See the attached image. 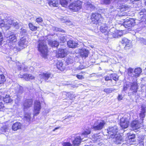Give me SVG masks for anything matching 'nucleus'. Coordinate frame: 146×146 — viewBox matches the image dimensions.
Listing matches in <instances>:
<instances>
[{
	"mask_svg": "<svg viewBox=\"0 0 146 146\" xmlns=\"http://www.w3.org/2000/svg\"><path fill=\"white\" fill-rule=\"evenodd\" d=\"M37 47L38 51L41 53L42 56L46 58L47 55L48 50L46 41L42 40H39Z\"/></svg>",
	"mask_w": 146,
	"mask_h": 146,
	"instance_id": "1",
	"label": "nucleus"
},
{
	"mask_svg": "<svg viewBox=\"0 0 146 146\" xmlns=\"http://www.w3.org/2000/svg\"><path fill=\"white\" fill-rule=\"evenodd\" d=\"M142 72V69L139 67L135 68L134 70L129 68H128V76L131 78V79L137 80V78L139 77Z\"/></svg>",
	"mask_w": 146,
	"mask_h": 146,
	"instance_id": "2",
	"label": "nucleus"
},
{
	"mask_svg": "<svg viewBox=\"0 0 146 146\" xmlns=\"http://www.w3.org/2000/svg\"><path fill=\"white\" fill-rule=\"evenodd\" d=\"M92 22L96 24H99L102 23L103 21V18L101 15L98 13L92 14L91 17Z\"/></svg>",
	"mask_w": 146,
	"mask_h": 146,
	"instance_id": "3",
	"label": "nucleus"
},
{
	"mask_svg": "<svg viewBox=\"0 0 146 146\" xmlns=\"http://www.w3.org/2000/svg\"><path fill=\"white\" fill-rule=\"evenodd\" d=\"M90 133V131L89 130H87L83 132L82 135L81 137L80 136H77L75 138V139L73 141L72 143L74 145H79L81 141H82L83 137V136L85 137H86Z\"/></svg>",
	"mask_w": 146,
	"mask_h": 146,
	"instance_id": "4",
	"label": "nucleus"
},
{
	"mask_svg": "<svg viewBox=\"0 0 146 146\" xmlns=\"http://www.w3.org/2000/svg\"><path fill=\"white\" fill-rule=\"evenodd\" d=\"M105 124V122L103 120H96L91 128L95 130H100L104 127Z\"/></svg>",
	"mask_w": 146,
	"mask_h": 146,
	"instance_id": "5",
	"label": "nucleus"
},
{
	"mask_svg": "<svg viewBox=\"0 0 146 146\" xmlns=\"http://www.w3.org/2000/svg\"><path fill=\"white\" fill-rule=\"evenodd\" d=\"M106 131L111 138H114L115 137V136L114 135L118 133L117 127V126L115 125L113 127H109L106 130Z\"/></svg>",
	"mask_w": 146,
	"mask_h": 146,
	"instance_id": "6",
	"label": "nucleus"
},
{
	"mask_svg": "<svg viewBox=\"0 0 146 146\" xmlns=\"http://www.w3.org/2000/svg\"><path fill=\"white\" fill-rule=\"evenodd\" d=\"M81 2L78 1L70 4L69 6V8L70 9L74 11H77L81 8Z\"/></svg>",
	"mask_w": 146,
	"mask_h": 146,
	"instance_id": "7",
	"label": "nucleus"
},
{
	"mask_svg": "<svg viewBox=\"0 0 146 146\" xmlns=\"http://www.w3.org/2000/svg\"><path fill=\"white\" fill-rule=\"evenodd\" d=\"M11 25L15 27L17 29H19V27L18 23L11 19H9L7 21V23L5 24V27L7 28V29H8L10 27Z\"/></svg>",
	"mask_w": 146,
	"mask_h": 146,
	"instance_id": "8",
	"label": "nucleus"
},
{
	"mask_svg": "<svg viewBox=\"0 0 146 146\" xmlns=\"http://www.w3.org/2000/svg\"><path fill=\"white\" fill-rule=\"evenodd\" d=\"M41 108L40 103L38 101H36L34 103V110L33 111L34 114L37 115L40 113Z\"/></svg>",
	"mask_w": 146,
	"mask_h": 146,
	"instance_id": "9",
	"label": "nucleus"
},
{
	"mask_svg": "<svg viewBox=\"0 0 146 146\" xmlns=\"http://www.w3.org/2000/svg\"><path fill=\"white\" fill-rule=\"evenodd\" d=\"M131 126L133 129H137L143 127V124L142 122L138 121H134L131 124Z\"/></svg>",
	"mask_w": 146,
	"mask_h": 146,
	"instance_id": "10",
	"label": "nucleus"
},
{
	"mask_svg": "<svg viewBox=\"0 0 146 146\" xmlns=\"http://www.w3.org/2000/svg\"><path fill=\"white\" fill-rule=\"evenodd\" d=\"M28 42L26 38L22 37L20 39L18 42V45L19 48L21 49H23L25 48L27 46Z\"/></svg>",
	"mask_w": 146,
	"mask_h": 146,
	"instance_id": "11",
	"label": "nucleus"
},
{
	"mask_svg": "<svg viewBox=\"0 0 146 146\" xmlns=\"http://www.w3.org/2000/svg\"><path fill=\"white\" fill-rule=\"evenodd\" d=\"M19 77L21 78H24L26 80L28 81L30 80H34L35 77L31 74H20Z\"/></svg>",
	"mask_w": 146,
	"mask_h": 146,
	"instance_id": "12",
	"label": "nucleus"
},
{
	"mask_svg": "<svg viewBox=\"0 0 146 146\" xmlns=\"http://www.w3.org/2000/svg\"><path fill=\"white\" fill-rule=\"evenodd\" d=\"M33 104V100L31 99H27L25 100L23 104L24 109L31 107Z\"/></svg>",
	"mask_w": 146,
	"mask_h": 146,
	"instance_id": "13",
	"label": "nucleus"
},
{
	"mask_svg": "<svg viewBox=\"0 0 146 146\" xmlns=\"http://www.w3.org/2000/svg\"><path fill=\"white\" fill-rule=\"evenodd\" d=\"M114 136H115V137L111 138L113 139V141L115 142L116 143L118 144L121 143L122 142V138L120 134L119 133H117Z\"/></svg>",
	"mask_w": 146,
	"mask_h": 146,
	"instance_id": "14",
	"label": "nucleus"
},
{
	"mask_svg": "<svg viewBox=\"0 0 146 146\" xmlns=\"http://www.w3.org/2000/svg\"><path fill=\"white\" fill-rule=\"evenodd\" d=\"M80 53L82 57L86 58L88 56L89 51L86 49L83 48L80 50Z\"/></svg>",
	"mask_w": 146,
	"mask_h": 146,
	"instance_id": "15",
	"label": "nucleus"
},
{
	"mask_svg": "<svg viewBox=\"0 0 146 146\" xmlns=\"http://www.w3.org/2000/svg\"><path fill=\"white\" fill-rule=\"evenodd\" d=\"M67 55L66 50L62 48H60L58 52V57L60 58H63Z\"/></svg>",
	"mask_w": 146,
	"mask_h": 146,
	"instance_id": "16",
	"label": "nucleus"
},
{
	"mask_svg": "<svg viewBox=\"0 0 146 146\" xmlns=\"http://www.w3.org/2000/svg\"><path fill=\"white\" fill-rule=\"evenodd\" d=\"M128 120L127 119H121L120 121V125L122 128H126L128 127Z\"/></svg>",
	"mask_w": 146,
	"mask_h": 146,
	"instance_id": "17",
	"label": "nucleus"
},
{
	"mask_svg": "<svg viewBox=\"0 0 146 146\" xmlns=\"http://www.w3.org/2000/svg\"><path fill=\"white\" fill-rule=\"evenodd\" d=\"M100 30L101 31L102 33H104L105 35L108 34L109 31L108 27L106 25H102L100 27Z\"/></svg>",
	"mask_w": 146,
	"mask_h": 146,
	"instance_id": "18",
	"label": "nucleus"
},
{
	"mask_svg": "<svg viewBox=\"0 0 146 146\" xmlns=\"http://www.w3.org/2000/svg\"><path fill=\"white\" fill-rule=\"evenodd\" d=\"M7 38L8 41L9 42L13 43L16 42L17 41V38L15 35L13 34L9 35Z\"/></svg>",
	"mask_w": 146,
	"mask_h": 146,
	"instance_id": "19",
	"label": "nucleus"
},
{
	"mask_svg": "<svg viewBox=\"0 0 146 146\" xmlns=\"http://www.w3.org/2000/svg\"><path fill=\"white\" fill-rule=\"evenodd\" d=\"M51 74L49 72H46L40 74L39 76L41 78L44 79L46 80L48 79L51 76Z\"/></svg>",
	"mask_w": 146,
	"mask_h": 146,
	"instance_id": "20",
	"label": "nucleus"
},
{
	"mask_svg": "<svg viewBox=\"0 0 146 146\" xmlns=\"http://www.w3.org/2000/svg\"><path fill=\"white\" fill-rule=\"evenodd\" d=\"M67 44L69 47L71 48H74L76 47L78 43L75 41L72 40H69L68 41Z\"/></svg>",
	"mask_w": 146,
	"mask_h": 146,
	"instance_id": "21",
	"label": "nucleus"
},
{
	"mask_svg": "<svg viewBox=\"0 0 146 146\" xmlns=\"http://www.w3.org/2000/svg\"><path fill=\"white\" fill-rule=\"evenodd\" d=\"M63 98H69L71 100H72L74 98V95L73 93L71 94L69 92L67 93L64 92L63 93Z\"/></svg>",
	"mask_w": 146,
	"mask_h": 146,
	"instance_id": "22",
	"label": "nucleus"
},
{
	"mask_svg": "<svg viewBox=\"0 0 146 146\" xmlns=\"http://www.w3.org/2000/svg\"><path fill=\"white\" fill-rule=\"evenodd\" d=\"M48 3L50 6L57 7L58 5V0H48Z\"/></svg>",
	"mask_w": 146,
	"mask_h": 146,
	"instance_id": "23",
	"label": "nucleus"
},
{
	"mask_svg": "<svg viewBox=\"0 0 146 146\" xmlns=\"http://www.w3.org/2000/svg\"><path fill=\"white\" fill-rule=\"evenodd\" d=\"M21 125L19 122H16L14 123L12 126V129L14 131H16L21 128Z\"/></svg>",
	"mask_w": 146,
	"mask_h": 146,
	"instance_id": "24",
	"label": "nucleus"
},
{
	"mask_svg": "<svg viewBox=\"0 0 146 146\" xmlns=\"http://www.w3.org/2000/svg\"><path fill=\"white\" fill-rule=\"evenodd\" d=\"M56 66L57 68L61 71L64 70L65 68V67L61 62H57L56 63Z\"/></svg>",
	"mask_w": 146,
	"mask_h": 146,
	"instance_id": "25",
	"label": "nucleus"
},
{
	"mask_svg": "<svg viewBox=\"0 0 146 146\" xmlns=\"http://www.w3.org/2000/svg\"><path fill=\"white\" fill-rule=\"evenodd\" d=\"M16 87L15 88L16 92L19 94H21L23 92V88L19 85L16 84Z\"/></svg>",
	"mask_w": 146,
	"mask_h": 146,
	"instance_id": "26",
	"label": "nucleus"
},
{
	"mask_svg": "<svg viewBox=\"0 0 146 146\" xmlns=\"http://www.w3.org/2000/svg\"><path fill=\"white\" fill-rule=\"evenodd\" d=\"M137 80H134V81L132 84L131 85V89L132 90H134V92H137L138 86L137 84Z\"/></svg>",
	"mask_w": 146,
	"mask_h": 146,
	"instance_id": "27",
	"label": "nucleus"
},
{
	"mask_svg": "<svg viewBox=\"0 0 146 146\" xmlns=\"http://www.w3.org/2000/svg\"><path fill=\"white\" fill-rule=\"evenodd\" d=\"M135 138V135L132 134L131 135H128V142H129V144L130 145L134 144V139Z\"/></svg>",
	"mask_w": 146,
	"mask_h": 146,
	"instance_id": "28",
	"label": "nucleus"
},
{
	"mask_svg": "<svg viewBox=\"0 0 146 146\" xmlns=\"http://www.w3.org/2000/svg\"><path fill=\"white\" fill-rule=\"evenodd\" d=\"M48 44L49 45L52 47H56L59 45L58 42L56 41L49 40L48 42Z\"/></svg>",
	"mask_w": 146,
	"mask_h": 146,
	"instance_id": "29",
	"label": "nucleus"
},
{
	"mask_svg": "<svg viewBox=\"0 0 146 146\" xmlns=\"http://www.w3.org/2000/svg\"><path fill=\"white\" fill-rule=\"evenodd\" d=\"M86 8L87 9H89L90 8L91 9L93 10L94 9L95 7V6L92 4L90 3V2H87V3L85 4Z\"/></svg>",
	"mask_w": 146,
	"mask_h": 146,
	"instance_id": "30",
	"label": "nucleus"
},
{
	"mask_svg": "<svg viewBox=\"0 0 146 146\" xmlns=\"http://www.w3.org/2000/svg\"><path fill=\"white\" fill-rule=\"evenodd\" d=\"M146 108H145L143 106H141V111L140 114V116L141 118H143L145 116V110Z\"/></svg>",
	"mask_w": 146,
	"mask_h": 146,
	"instance_id": "31",
	"label": "nucleus"
},
{
	"mask_svg": "<svg viewBox=\"0 0 146 146\" xmlns=\"http://www.w3.org/2000/svg\"><path fill=\"white\" fill-rule=\"evenodd\" d=\"M135 25V20L132 19H129L128 20V27H132ZM129 28H128V29Z\"/></svg>",
	"mask_w": 146,
	"mask_h": 146,
	"instance_id": "32",
	"label": "nucleus"
},
{
	"mask_svg": "<svg viewBox=\"0 0 146 146\" xmlns=\"http://www.w3.org/2000/svg\"><path fill=\"white\" fill-rule=\"evenodd\" d=\"M60 3L63 7L67 6L68 2L70 1L68 0H60Z\"/></svg>",
	"mask_w": 146,
	"mask_h": 146,
	"instance_id": "33",
	"label": "nucleus"
},
{
	"mask_svg": "<svg viewBox=\"0 0 146 146\" xmlns=\"http://www.w3.org/2000/svg\"><path fill=\"white\" fill-rule=\"evenodd\" d=\"M114 90H115V89L112 88H107L105 89L104 91L107 94H109L111 93L112 91H113Z\"/></svg>",
	"mask_w": 146,
	"mask_h": 146,
	"instance_id": "34",
	"label": "nucleus"
},
{
	"mask_svg": "<svg viewBox=\"0 0 146 146\" xmlns=\"http://www.w3.org/2000/svg\"><path fill=\"white\" fill-rule=\"evenodd\" d=\"M140 16L143 15L141 17H144L146 15V10L145 9H142L139 13Z\"/></svg>",
	"mask_w": 146,
	"mask_h": 146,
	"instance_id": "35",
	"label": "nucleus"
},
{
	"mask_svg": "<svg viewBox=\"0 0 146 146\" xmlns=\"http://www.w3.org/2000/svg\"><path fill=\"white\" fill-rule=\"evenodd\" d=\"M115 33L116 35L115 37H118V36H121L122 35V31L120 30H116L115 31Z\"/></svg>",
	"mask_w": 146,
	"mask_h": 146,
	"instance_id": "36",
	"label": "nucleus"
},
{
	"mask_svg": "<svg viewBox=\"0 0 146 146\" xmlns=\"http://www.w3.org/2000/svg\"><path fill=\"white\" fill-rule=\"evenodd\" d=\"M111 79L112 78L114 80L117 81L118 80V76L115 74H111Z\"/></svg>",
	"mask_w": 146,
	"mask_h": 146,
	"instance_id": "37",
	"label": "nucleus"
},
{
	"mask_svg": "<svg viewBox=\"0 0 146 146\" xmlns=\"http://www.w3.org/2000/svg\"><path fill=\"white\" fill-rule=\"evenodd\" d=\"M29 25L30 29L32 31H35L37 29V27L34 26L31 23H30Z\"/></svg>",
	"mask_w": 146,
	"mask_h": 146,
	"instance_id": "38",
	"label": "nucleus"
},
{
	"mask_svg": "<svg viewBox=\"0 0 146 146\" xmlns=\"http://www.w3.org/2000/svg\"><path fill=\"white\" fill-rule=\"evenodd\" d=\"M25 119L27 121H29L31 119V114L26 113H25L24 116Z\"/></svg>",
	"mask_w": 146,
	"mask_h": 146,
	"instance_id": "39",
	"label": "nucleus"
},
{
	"mask_svg": "<svg viewBox=\"0 0 146 146\" xmlns=\"http://www.w3.org/2000/svg\"><path fill=\"white\" fill-rule=\"evenodd\" d=\"M5 81V76L3 74H0V84L3 83Z\"/></svg>",
	"mask_w": 146,
	"mask_h": 146,
	"instance_id": "40",
	"label": "nucleus"
},
{
	"mask_svg": "<svg viewBox=\"0 0 146 146\" xmlns=\"http://www.w3.org/2000/svg\"><path fill=\"white\" fill-rule=\"evenodd\" d=\"M93 139L94 141H97L100 139L101 137L98 134H96L93 136Z\"/></svg>",
	"mask_w": 146,
	"mask_h": 146,
	"instance_id": "41",
	"label": "nucleus"
},
{
	"mask_svg": "<svg viewBox=\"0 0 146 146\" xmlns=\"http://www.w3.org/2000/svg\"><path fill=\"white\" fill-rule=\"evenodd\" d=\"M127 41L128 39L127 38H122L121 42L122 44H124L126 46H127Z\"/></svg>",
	"mask_w": 146,
	"mask_h": 146,
	"instance_id": "42",
	"label": "nucleus"
},
{
	"mask_svg": "<svg viewBox=\"0 0 146 146\" xmlns=\"http://www.w3.org/2000/svg\"><path fill=\"white\" fill-rule=\"evenodd\" d=\"M3 100L6 103L11 102L12 101V100L10 98H4Z\"/></svg>",
	"mask_w": 146,
	"mask_h": 146,
	"instance_id": "43",
	"label": "nucleus"
},
{
	"mask_svg": "<svg viewBox=\"0 0 146 146\" xmlns=\"http://www.w3.org/2000/svg\"><path fill=\"white\" fill-rule=\"evenodd\" d=\"M8 129V128L6 126H5L1 127V130L3 132H6Z\"/></svg>",
	"mask_w": 146,
	"mask_h": 146,
	"instance_id": "44",
	"label": "nucleus"
},
{
	"mask_svg": "<svg viewBox=\"0 0 146 146\" xmlns=\"http://www.w3.org/2000/svg\"><path fill=\"white\" fill-rule=\"evenodd\" d=\"M5 24L4 20L0 19V27H5Z\"/></svg>",
	"mask_w": 146,
	"mask_h": 146,
	"instance_id": "45",
	"label": "nucleus"
},
{
	"mask_svg": "<svg viewBox=\"0 0 146 146\" xmlns=\"http://www.w3.org/2000/svg\"><path fill=\"white\" fill-rule=\"evenodd\" d=\"M21 30L20 33L22 35H25L26 34L27 31L25 29L22 28Z\"/></svg>",
	"mask_w": 146,
	"mask_h": 146,
	"instance_id": "46",
	"label": "nucleus"
},
{
	"mask_svg": "<svg viewBox=\"0 0 146 146\" xmlns=\"http://www.w3.org/2000/svg\"><path fill=\"white\" fill-rule=\"evenodd\" d=\"M42 19L41 17H39L36 19V21L38 23H41L42 22Z\"/></svg>",
	"mask_w": 146,
	"mask_h": 146,
	"instance_id": "47",
	"label": "nucleus"
},
{
	"mask_svg": "<svg viewBox=\"0 0 146 146\" xmlns=\"http://www.w3.org/2000/svg\"><path fill=\"white\" fill-rule=\"evenodd\" d=\"M62 146H71L72 144L69 142H64L62 144Z\"/></svg>",
	"mask_w": 146,
	"mask_h": 146,
	"instance_id": "48",
	"label": "nucleus"
},
{
	"mask_svg": "<svg viewBox=\"0 0 146 146\" xmlns=\"http://www.w3.org/2000/svg\"><path fill=\"white\" fill-rule=\"evenodd\" d=\"M105 80L106 81H108V80L112 81L111 75H110L109 76H105Z\"/></svg>",
	"mask_w": 146,
	"mask_h": 146,
	"instance_id": "49",
	"label": "nucleus"
},
{
	"mask_svg": "<svg viewBox=\"0 0 146 146\" xmlns=\"http://www.w3.org/2000/svg\"><path fill=\"white\" fill-rule=\"evenodd\" d=\"M60 39L61 42L64 43V42L66 41V39L64 36H61L60 38Z\"/></svg>",
	"mask_w": 146,
	"mask_h": 146,
	"instance_id": "50",
	"label": "nucleus"
},
{
	"mask_svg": "<svg viewBox=\"0 0 146 146\" xmlns=\"http://www.w3.org/2000/svg\"><path fill=\"white\" fill-rule=\"evenodd\" d=\"M55 30L56 31H59L62 33H64V31L61 29L58 28L57 27H55Z\"/></svg>",
	"mask_w": 146,
	"mask_h": 146,
	"instance_id": "51",
	"label": "nucleus"
},
{
	"mask_svg": "<svg viewBox=\"0 0 146 146\" xmlns=\"http://www.w3.org/2000/svg\"><path fill=\"white\" fill-rule=\"evenodd\" d=\"M77 78L79 79H82L84 78L83 76L80 75H77L76 76Z\"/></svg>",
	"mask_w": 146,
	"mask_h": 146,
	"instance_id": "52",
	"label": "nucleus"
},
{
	"mask_svg": "<svg viewBox=\"0 0 146 146\" xmlns=\"http://www.w3.org/2000/svg\"><path fill=\"white\" fill-rule=\"evenodd\" d=\"M66 62L68 63H71L73 62V60L71 59L68 58L67 59Z\"/></svg>",
	"mask_w": 146,
	"mask_h": 146,
	"instance_id": "53",
	"label": "nucleus"
},
{
	"mask_svg": "<svg viewBox=\"0 0 146 146\" xmlns=\"http://www.w3.org/2000/svg\"><path fill=\"white\" fill-rule=\"evenodd\" d=\"M126 85H125V84L124 85L123 89V90L125 92L127 90V84H126Z\"/></svg>",
	"mask_w": 146,
	"mask_h": 146,
	"instance_id": "54",
	"label": "nucleus"
},
{
	"mask_svg": "<svg viewBox=\"0 0 146 146\" xmlns=\"http://www.w3.org/2000/svg\"><path fill=\"white\" fill-rule=\"evenodd\" d=\"M4 107L3 104L2 102H0V110L2 109Z\"/></svg>",
	"mask_w": 146,
	"mask_h": 146,
	"instance_id": "55",
	"label": "nucleus"
},
{
	"mask_svg": "<svg viewBox=\"0 0 146 146\" xmlns=\"http://www.w3.org/2000/svg\"><path fill=\"white\" fill-rule=\"evenodd\" d=\"M123 98V97L122 96V95H119V96L117 97L118 99L119 100H122Z\"/></svg>",
	"mask_w": 146,
	"mask_h": 146,
	"instance_id": "56",
	"label": "nucleus"
},
{
	"mask_svg": "<svg viewBox=\"0 0 146 146\" xmlns=\"http://www.w3.org/2000/svg\"><path fill=\"white\" fill-rule=\"evenodd\" d=\"M141 40L142 43L146 44V40H145L144 39V38H141Z\"/></svg>",
	"mask_w": 146,
	"mask_h": 146,
	"instance_id": "57",
	"label": "nucleus"
},
{
	"mask_svg": "<svg viewBox=\"0 0 146 146\" xmlns=\"http://www.w3.org/2000/svg\"><path fill=\"white\" fill-rule=\"evenodd\" d=\"M2 95V96L3 98V99L4 98H10L9 97V95H8L6 94L5 96H3L2 95Z\"/></svg>",
	"mask_w": 146,
	"mask_h": 146,
	"instance_id": "58",
	"label": "nucleus"
},
{
	"mask_svg": "<svg viewBox=\"0 0 146 146\" xmlns=\"http://www.w3.org/2000/svg\"><path fill=\"white\" fill-rule=\"evenodd\" d=\"M127 23L125 22L124 23L123 25L125 27V28H127L128 27V26L127 25V24H126V23Z\"/></svg>",
	"mask_w": 146,
	"mask_h": 146,
	"instance_id": "59",
	"label": "nucleus"
},
{
	"mask_svg": "<svg viewBox=\"0 0 146 146\" xmlns=\"http://www.w3.org/2000/svg\"><path fill=\"white\" fill-rule=\"evenodd\" d=\"M24 70L25 71H28V69L27 68V67H25V68L24 69Z\"/></svg>",
	"mask_w": 146,
	"mask_h": 146,
	"instance_id": "60",
	"label": "nucleus"
},
{
	"mask_svg": "<svg viewBox=\"0 0 146 146\" xmlns=\"http://www.w3.org/2000/svg\"><path fill=\"white\" fill-rule=\"evenodd\" d=\"M139 0H130V1L132 3H133V2L135 1H138Z\"/></svg>",
	"mask_w": 146,
	"mask_h": 146,
	"instance_id": "61",
	"label": "nucleus"
},
{
	"mask_svg": "<svg viewBox=\"0 0 146 146\" xmlns=\"http://www.w3.org/2000/svg\"><path fill=\"white\" fill-rule=\"evenodd\" d=\"M59 127H56V128H55L54 129H53V131H55L56 130L59 129Z\"/></svg>",
	"mask_w": 146,
	"mask_h": 146,
	"instance_id": "62",
	"label": "nucleus"
},
{
	"mask_svg": "<svg viewBox=\"0 0 146 146\" xmlns=\"http://www.w3.org/2000/svg\"><path fill=\"white\" fill-rule=\"evenodd\" d=\"M0 38H2V35L1 32H0Z\"/></svg>",
	"mask_w": 146,
	"mask_h": 146,
	"instance_id": "63",
	"label": "nucleus"
},
{
	"mask_svg": "<svg viewBox=\"0 0 146 146\" xmlns=\"http://www.w3.org/2000/svg\"><path fill=\"white\" fill-rule=\"evenodd\" d=\"M2 38H0V44H1V42L2 41Z\"/></svg>",
	"mask_w": 146,
	"mask_h": 146,
	"instance_id": "64",
	"label": "nucleus"
}]
</instances>
